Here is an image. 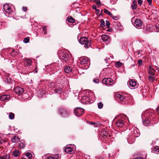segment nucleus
Masks as SVG:
<instances>
[{
  "label": "nucleus",
  "instance_id": "obj_1",
  "mask_svg": "<svg viewBox=\"0 0 159 159\" xmlns=\"http://www.w3.org/2000/svg\"><path fill=\"white\" fill-rule=\"evenodd\" d=\"M128 95L116 93L115 95V97L116 99H119L121 103L127 104L128 99Z\"/></svg>",
  "mask_w": 159,
  "mask_h": 159
},
{
  "label": "nucleus",
  "instance_id": "obj_2",
  "mask_svg": "<svg viewBox=\"0 0 159 159\" xmlns=\"http://www.w3.org/2000/svg\"><path fill=\"white\" fill-rule=\"evenodd\" d=\"M79 43L81 44L84 45L85 48H88L90 47L91 40H89L86 37H81L79 40Z\"/></svg>",
  "mask_w": 159,
  "mask_h": 159
},
{
  "label": "nucleus",
  "instance_id": "obj_3",
  "mask_svg": "<svg viewBox=\"0 0 159 159\" xmlns=\"http://www.w3.org/2000/svg\"><path fill=\"white\" fill-rule=\"evenodd\" d=\"M80 65H83V68L84 69H87L89 67L90 62L88 58L83 57L80 59Z\"/></svg>",
  "mask_w": 159,
  "mask_h": 159
},
{
  "label": "nucleus",
  "instance_id": "obj_4",
  "mask_svg": "<svg viewBox=\"0 0 159 159\" xmlns=\"http://www.w3.org/2000/svg\"><path fill=\"white\" fill-rule=\"evenodd\" d=\"M54 93L59 94H61L63 92V90L61 84H60L56 83L54 84Z\"/></svg>",
  "mask_w": 159,
  "mask_h": 159
},
{
  "label": "nucleus",
  "instance_id": "obj_5",
  "mask_svg": "<svg viewBox=\"0 0 159 159\" xmlns=\"http://www.w3.org/2000/svg\"><path fill=\"white\" fill-rule=\"evenodd\" d=\"M58 113L64 117H66L70 115V112L66 109L64 108H59Z\"/></svg>",
  "mask_w": 159,
  "mask_h": 159
},
{
  "label": "nucleus",
  "instance_id": "obj_6",
  "mask_svg": "<svg viewBox=\"0 0 159 159\" xmlns=\"http://www.w3.org/2000/svg\"><path fill=\"white\" fill-rule=\"evenodd\" d=\"M125 120L123 117L117 120L115 124L116 127L121 128L125 125Z\"/></svg>",
  "mask_w": 159,
  "mask_h": 159
},
{
  "label": "nucleus",
  "instance_id": "obj_7",
  "mask_svg": "<svg viewBox=\"0 0 159 159\" xmlns=\"http://www.w3.org/2000/svg\"><path fill=\"white\" fill-rule=\"evenodd\" d=\"M84 111V110L82 108L77 107L74 110L75 115L78 117H80L83 115Z\"/></svg>",
  "mask_w": 159,
  "mask_h": 159
},
{
  "label": "nucleus",
  "instance_id": "obj_8",
  "mask_svg": "<svg viewBox=\"0 0 159 159\" xmlns=\"http://www.w3.org/2000/svg\"><path fill=\"white\" fill-rule=\"evenodd\" d=\"M60 58L63 61L66 62L69 59L68 54L65 52H63L61 53Z\"/></svg>",
  "mask_w": 159,
  "mask_h": 159
},
{
  "label": "nucleus",
  "instance_id": "obj_9",
  "mask_svg": "<svg viewBox=\"0 0 159 159\" xmlns=\"http://www.w3.org/2000/svg\"><path fill=\"white\" fill-rule=\"evenodd\" d=\"M14 91L17 94L20 95L23 93L24 89L21 87H17L14 89Z\"/></svg>",
  "mask_w": 159,
  "mask_h": 159
},
{
  "label": "nucleus",
  "instance_id": "obj_10",
  "mask_svg": "<svg viewBox=\"0 0 159 159\" xmlns=\"http://www.w3.org/2000/svg\"><path fill=\"white\" fill-rule=\"evenodd\" d=\"M3 8L4 11L7 13L10 14L12 11L10 7L8 4H4Z\"/></svg>",
  "mask_w": 159,
  "mask_h": 159
},
{
  "label": "nucleus",
  "instance_id": "obj_11",
  "mask_svg": "<svg viewBox=\"0 0 159 159\" xmlns=\"http://www.w3.org/2000/svg\"><path fill=\"white\" fill-rule=\"evenodd\" d=\"M143 123L144 125L147 126L150 125L151 123L150 120H151V119L150 118V116H149V118L147 117L146 116L145 118L144 119V118L143 117Z\"/></svg>",
  "mask_w": 159,
  "mask_h": 159
},
{
  "label": "nucleus",
  "instance_id": "obj_12",
  "mask_svg": "<svg viewBox=\"0 0 159 159\" xmlns=\"http://www.w3.org/2000/svg\"><path fill=\"white\" fill-rule=\"evenodd\" d=\"M102 83L104 84L111 85L113 83L112 80L110 78H105L102 80Z\"/></svg>",
  "mask_w": 159,
  "mask_h": 159
},
{
  "label": "nucleus",
  "instance_id": "obj_13",
  "mask_svg": "<svg viewBox=\"0 0 159 159\" xmlns=\"http://www.w3.org/2000/svg\"><path fill=\"white\" fill-rule=\"evenodd\" d=\"M129 85L132 87H136L137 86L136 81L134 80H130L129 81Z\"/></svg>",
  "mask_w": 159,
  "mask_h": 159
},
{
  "label": "nucleus",
  "instance_id": "obj_14",
  "mask_svg": "<svg viewBox=\"0 0 159 159\" xmlns=\"http://www.w3.org/2000/svg\"><path fill=\"white\" fill-rule=\"evenodd\" d=\"M60 157L59 154L51 155L48 157L46 159H60Z\"/></svg>",
  "mask_w": 159,
  "mask_h": 159
},
{
  "label": "nucleus",
  "instance_id": "obj_15",
  "mask_svg": "<svg viewBox=\"0 0 159 159\" xmlns=\"http://www.w3.org/2000/svg\"><path fill=\"white\" fill-rule=\"evenodd\" d=\"M134 24L137 27H139L142 26L143 22L140 19H137L135 20Z\"/></svg>",
  "mask_w": 159,
  "mask_h": 159
},
{
  "label": "nucleus",
  "instance_id": "obj_16",
  "mask_svg": "<svg viewBox=\"0 0 159 159\" xmlns=\"http://www.w3.org/2000/svg\"><path fill=\"white\" fill-rule=\"evenodd\" d=\"M102 39L104 42L107 43L109 42L110 41V36L106 34L102 35Z\"/></svg>",
  "mask_w": 159,
  "mask_h": 159
},
{
  "label": "nucleus",
  "instance_id": "obj_17",
  "mask_svg": "<svg viewBox=\"0 0 159 159\" xmlns=\"http://www.w3.org/2000/svg\"><path fill=\"white\" fill-rule=\"evenodd\" d=\"M135 137L134 136L131 135L129 136L127 138V141L130 144H132L135 141Z\"/></svg>",
  "mask_w": 159,
  "mask_h": 159
},
{
  "label": "nucleus",
  "instance_id": "obj_18",
  "mask_svg": "<svg viewBox=\"0 0 159 159\" xmlns=\"http://www.w3.org/2000/svg\"><path fill=\"white\" fill-rule=\"evenodd\" d=\"M10 96L9 95H3L0 96V99L2 101L8 100L10 98Z\"/></svg>",
  "mask_w": 159,
  "mask_h": 159
},
{
  "label": "nucleus",
  "instance_id": "obj_19",
  "mask_svg": "<svg viewBox=\"0 0 159 159\" xmlns=\"http://www.w3.org/2000/svg\"><path fill=\"white\" fill-rule=\"evenodd\" d=\"M152 143L155 145L153 146L154 149H159V141L157 140L156 141H153L152 142Z\"/></svg>",
  "mask_w": 159,
  "mask_h": 159
},
{
  "label": "nucleus",
  "instance_id": "obj_20",
  "mask_svg": "<svg viewBox=\"0 0 159 159\" xmlns=\"http://www.w3.org/2000/svg\"><path fill=\"white\" fill-rule=\"evenodd\" d=\"M72 71V69L70 67L68 66H66L64 68V71L66 73H69L71 72Z\"/></svg>",
  "mask_w": 159,
  "mask_h": 159
},
{
  "label": "nucleus",
  "instance_id": "obj_21",
  "mask_svg": "<svg viewBox=\"0 0 159 159\" xmlns=\"http://www.w3.org/2000/svg\"><path fill=\"white\" fill-rule=\"evenodd\" d=\"M134 136L135 137H139L140 135L139 130L137 129H135L133 131Z\"/></svg>",
  "mask_w": 159,
  "mask_h": 159
},
{
  "label": "nucleus",
  "instance_id": "obj_22",
  "mask_svg": "<svg viewBox=\"0 0 159 159\" xmlns=\"http://www.w3.org/2000/svg\"><path fill=\"white\" fill-rule=\"evenodd\" d=\"M137 2L134 0L132 4L131 5V7L133 10H135L137 8Z\"/></svg>",
  "mask_w": 159,
  "mask_h": 159
},
{
  "label": "nucleus",
  "instance_id": "obj_23",
  "mask_svg": "<svg viewBox=\"0 0 159 159\" xmlns=\"http://www.w3.org/2000/svg\"><path fill=\"white\" fill-rule=\"evenodd\" d=\"M20 154V152L18 150H15L13 152L12 154L15 157H17Z\"/></svg>",
  "mask_w": 159,
  "mask_h": 159
},
{
  "label": "nucleus",
  "instance_id": "obj_24",
  "mask_svg": "<svg viewBox=\"0 0 159 159\" xmlns=\"http://www.w3.org/2000/svg\"><path fill=\"white\" fill-rule=\"evenodd\" d=\"M51 67L54 70H58L59 67L58 66V64L57 63H54L52 65Z\"/></svg>",
  "mask_w": 159,
  "mask_h": 159
},
{
  "label": "nucleus",
  "instance_id": "obj_25",
  "mask_svg": "<svg viewBox=\"0 0 159 159\" xmlns=\"http://www.w3.org/2000/svg\"><path fill=\"white\" fill-rule=\"evenodd\" d=\"M11 140L13 143H15L19 142L20 139L18 137L15 136L11 138Z\"/></svg>",
  "mask_w": 159,
  "mask_h": 159
},
{
  "label": "nucleus",
  "instance_id": "obj_26",
  "mask_svg": "<svg viewBox=\"0 0 159 159\" xmlns=\"http://www.w3.org/2000/svg\"><path fill=\"white\" fill-rule=\"evenodd\" d=\"M67 19L68 21L70 23H74L75 21V19L73 18L72 16H70L68 17Z\"/></svg>",
  "mask_w": 159,
  "mask_h": 159
},
{
  "label": "nucleus",
  "instance_id": "obj_27",
  "mask_svg": "<svg viewBox=\"0 0 159 159\" xmlns=\"http://www.w3.org/2000/svg\"><path fill=\"white\" fill-rule=\"evenodd\" d=\"M104 12L105 13L109 15L110 16H112V14L108 10L106 9H104L103 10Z\"/></svg>",
  "mask_w": 159,
  "mask_h": 159
},
{
  "label": "nucleus",
  "instance_id": "obj_28",
  "mask_svg": "<svg viewBox=\"0 0 159 159\" xmlns=\"http://www.w3.org/2000/svg\"><path fill=\"white\" fill-rule=\"evenodd\" d=\"M148 80L151 82H153L154 80L155 77L153 76L149 75L148 76Z\"/></svg>",
  "mask_w": 159,
  "mask_h": 159
},
{
  "label": "nucleus",
  "instance_id": "obj_29",
  "mask_svg": "<svg viewBox=\"0 0 159 159\" xmlns=\"http://www.w3.org/2000/svg\"><path fill=\"white\" fill-rule=\"evenodd\" d=\"M70 146H68L65 148L64 149H74L76 148L75 146L74 145L70 144Z\"/></svg>",
  "mask_w": 159,
  "mask_h": 159
},
{
  "label": "nucleus",
  "instance_id": "obj_30",
  "mask_svg": "<svg viewBox=\"0 0 159 159\" xmlns=\"http://www.w3.org/2000/svg\"><path fill=\"white\" fill-rule=\"evenodd\" d=\"M64 152H66L65 154H66V153L72 154L74 152L73 151V150H64Z\"/></svg>",
  "mask_w": 159,
  "mask_h": 159
},
{
  "label": "nucleus",
  "instance_id": "obj_31",
  "mask_svg": "<svg viewBox=\"0 0 159 159\" xmlns=\"http://www.w3.org/2000/svg\"><path fill=\"white\" fill-rule=\"evenodd\" d=\"M25 61L27 66H30L31 64L32 61L30 59H27L25 60Z\"/></svg>",
  "mask_w": 159,
  "mask_h": 159
},
{
  "label": "nucleus",
  "instance_id": "obj_32",
  "mask_svg": "<svg viewBox=\"0 0 159 159\" xmlns=\"http://www.w3.org/2000/svg\"><path fill=\"white\" fill-rule=\"evenodd\" d=\"M122 63L119 61H118L116 62V63L115 66L117 68H119L121 67L122 65Z\"/></svg>",
  "mask_w": 159,
  "mask_h": 159
},
{
  "label": "nucleus",
  "instance_id": "obj_33",
  "mask_svg": "<svg viewBox=\"0 0 159 159\" xmlns=\"http://www.w3.org/2000/svg\"><path fill=\"white\" fill-rule=\"evenodd\" d=\"M9 158V156L6 154H5L3 156H0V159H8Z\"/></svg>",
  "mask_w": 159,
  "mask_h": 159
},
{
  "label": "nucleus",
  "instance_id": "obj_34",
  "mask_svg": "<svg viewBox=\"0 0 159 159\" xmlns=\"http://www.w3.org/2000/svg\"><path fill=\"white\" fill-rule=\"evenodd\" d=\"M9 117L11 120L13 119L14 118V114L12 112L9 113Z\"/></svg>",
  "mask_w": 159,
  "mask_h": 159
},
{
  "label": "nucleus",
  "instance_id": "obj_35",
  "mask_svg": "<svg viewBox=\"0 0 159 159\" xmlns=\"http://www.w3.org/2000/svg\"><path fill=\"white\" fill-rule=\"evenodd\" d=\"M25 146V143H21L19 144V147L21 148H24Z\"/></svg>",
  "mask_w": 159,
  "mask_h": 159
},
{
  "label": "nucleus",
  "instance_id": "obj_36",
  "mask_svg": "<svg viewBox=\"0 0 159 159\" xmlns=\"http://www.w3.org/2000/svg\"><path fill=\"white\" fill-rule=\"evenodd\" d=\"M105 21L103 19H101L100 20V26L101 27H104L105 26Z\"/></svg>",
  "mask_w": 159,
  "mask_h": 159
},
{
  "label": "nucleus",
  "instance_id": "obj_37",
  "mask_svg": "<svg viewBox=\"0 0 159 159\" xmlns=\"http://www.w3.org/2000/svg\"><path fill=\"white\" fill-rule=\"evenodd\" d=\"M30 41V38L27 37L25 38L23 40V42L25 43H27L29 42Z\"/></svg>",
  "mask_w": 159,
  "mask_h": 159
},
{
  "label": "nucleus",
  "instance_id": "obj_38",
  "mask_svg": "<svg viewBox=\"0 0 159 159\" xmlns=\"http://www.w3.org/2000/svg\"><path fill=\"white\" fill-rule=\"evenodd\" d=\"M47 26H44L42 27L43 31L45 34H47V32L46 30Z\"/></svg>",
  "mask_w": 159,
  "mask_h": 159
},
{
  "label": "nucleus",
  "instance_id": "obj_39",
  "mask_svg": "<svg viewBox=\"0 0 159 159\" xmlns=\"http://www.w3.org/2000/svg\"><path fill=\"white\" fill-rule=\"evenodd\" d=\"M82 99L83 100H85V102H89V98L88 97H87L86 96H83L82 98Z\"/></svg>",
  "mask_w": 159,
  "mask_h": 159
},
{
  "label": "nucleus",
  "instance_id": "obj_40",
  "mask_svg": "<svg viewBox=\"0 0 159 159\" xmlns=\"http://www.w3.org/2000/svg\"><path fill=\"white\" fill-rule=\"evenodd\" d=\"M26 155L28 157V159H31L32 157V155L30 153L27 152L26 153Z\"/></svg>",
  "mask_w": 159,
  "mask_h": 159
},
{
  "label": "nucleus",
  "instance_id": "obj_41",
  "mask_svg": "<svg viewBox=\"0 0 159 159\" xmlns=\"http://www.w3.org/2000/svg\"><path fill=\"white\" fill-rule=\"evenodd\" d=\"M148 73L150 75L152 76H153L155 75V72L149 69L148 70Z\"/></svg>",
  "mask_w": 159,
  "mask_h": 159
},
{
  "label": "nucleus",
  "instance_id": "obj_42",
  "mask_svg": "<svg viewBox=\"0 0 159 159\" xmlns=\"http://www.w3.org/2000/svg\"><path fill=\"white\" fill-rule=\"evenodd\" d=\"M103 104L102 102L99 103L98 104V107L99 109H101L102 108Z\"/></svg>",
  "mask_w": 159,
  "mask_h": 159
},
{
  "label": "nucleus",
  "instance_id": "obj_43",
  "mask_svg": "<svg viewBox=\"0 0 159 159\" xmlns=\"http://www.w3.org/2000/svg\"><path fill=\"white\" fill-rule=\"evenodd\" d=\"M151 152L153 153L158 154L159 152V150H152Z\"/></svg>",
  "mask_w": 159,
  "mask_h": 159
},
{
  "label": "nucleus",
  "instance_id": "obj_44",
  "mask_svg": "<svg viewBox=\"0 0 159 159\" xmlns=\"http://www.w3.org/2000/svg\"><path fill=\"white\" fill-rule=\"evenodd\" d=\"M138 64L139 66H141L143 64V61L141 60H139L137 61Z\"/></svg>",
  "mask_w": 159,
  "mask_h": 159
},
{
  "label": "nucleus",
  "instance_id": "obj_45",
  "mask_svg": "<svg viewBox=\"0 0 159 159\" xmlns=\"http://www.w3.org/2000/svg\"><path fill=\"white\" fill-rule=\"evenodd\" d=\"M106 25L107 28H109L110 26V22L108 21H106Z\"/></svg>",
  "mask_w": 159,
  "mask_h": 159
},
{
  "label": "nucleus",
  "instance_id": "obj_46",
  "mask_svg": "<svg viewBox=\"0 0 159 159\" xmlns=\"http://www.w3.org/2000/svg\"><path fill=\"white\" fill-rule=\"evenodd\" d=\"M143 1L142 0H138V4L141 6L142 4Z\"/></svg>",
  "mask_w": 159,
  "mask_h": 159
},
{
  "label": "nucleus",
  "instance_id": "obj_47",
  "mask_svg": "<svg viewBox=\"0 0 159 159\" xmlns=\"http://www.w3.org/2000/svg\"><path fill=\"white\" fill-rule=\"evenodd\" d=\"M103 133L104 136H107L108 134V132L106 131H104L103 132Z\"/></svg>",
  "mask_w": 159,
  "mask_h": 159
},
{
  "label": "nucleus",
  "instance_id": "obj_48",
  "mask_svg": "<svg viewBox=\"0 0 159 159\" xmlns=\"http://www.w3.org/2000/svg\"><path fill=\"white\" fill-rule=\"evenodd\" d=\"M93 82L95 83H98L99 81V80L98 78L95 79H93Z\"/></svg>",
  "mask_w": 159,
  "mask_h": 159
},
{
  "label": "nucleus",
  "instance_id": "obj_49",
  "mask_svg": "<svg viewBox=\"0 0 159 159\" xmlns=\"http://www.w3.org/2000/svg\"><path fill=\"white\" fill-rule=\"evenodd\" d=\"M96 4L98 6H100L101 4L100 1L99 0H98L96 2Z\"/></svg>",
  "mask_w": 159,
  "mask_h": 159
},
{
  "label": "nucleus",
  "instance_id": "obj_50",
  "mask_svg": "<svg viewBox=\"0 0 159 159\" xmlns=\"http://www.w3.org/2000/svg\"><path fill=\"white\" fill-rule=\"evenodd\" d=\"M112 16H111V17L113 18V19L114 20H117L118 19V17L117 16H114L112 14Z\"/></svg>",
  "mask_w": 159,
  "mask_h": 159
},
{
  "label": "nucleus",
  "instance_id": "obj_51",
  "mask_svg": "<svg viewBox=\"0 0 159 159\" xmlns=\"http://www.w3.org/2000/svg\"><path fill=\"white\" fill-rule=\"evenodd\" d=\"M149 69H150L152 71H153L155 72L156 71L155 70H154V69L153 68H152L151 66H149Z\"/></svg>",
  "mask_w": 159,
  "mask_h": 159
},
{
  "label": "nucleus",
  "instance_id": "obj_52",
  "mask_svg": "<svg viewBox=\"0 0 159 159\" xmlns=\"http://www.w3.org/2000/svg\"><path fill=\"white\" fill-rule=\"evenodd\" d=\"M146 90H144V91H143V96H146Z\"/></svg>",
  "mask_w": 159,
  "mask_h": 159
},
{
  "label": "nucleus",
  "instance_id": "obj_53",
  "mask_svg": "<svg viewBox=\"0 0 159 159\" xmlns=\"http://www.w3.org/2000/svg\"><path fill=\"white\" fill-rule=\"evenodd\" d=\"M150 6L152 5V0H147Z\"/></svg>",
  "mask_w": 159,
  "mask_h": 159
},
{
  "label": "nucleus",
  "instance_id": "obj_54",
  "mask_svg": "<svg viewBox=\"0 0 159 159\" xmlns=\"http://www.w3.org/2000/svg\"><path fill=\"white\" fill-rule=\"evenodd\" d=\"M92 8L93 10H96L97 9V7L95 5H93L92 6Z\"/></svg>",
  "mask_w": 159,
  "mask_h": 159
},
{
  "label": "nucleus",
  "instance_id": "obj_55",
  "mask_svg": "<svg viewBox=\"0 0 159 159\" xmlns=\"http://www.w3.org/2000/svg\"><path fill=\"white\" fill-rule=\"evenodd\" d=\"M23 10L24 11H26L27 10V8L26 7H23L22 8Z\"/></svg>",
  "mask_w": 159,
  "mask_h": 159
},
{
  "label": "nucleus",
  "instance_id": "obj_56",
  "mask_svg": "<svg viewBox=\"0 0 159 159\" xmlns=\"http://www.w3.org/2000/svg\"><path fill=\"white\" fill-rule=\"evenodd\" d=\"M156 111L157 112V113L159 115V106L156 109Z\"/></svg>",
  "mask_w": 159,
  "mask_h": 159
},
{
  "label": "nucleus",
  "instance_id": "obj_57",
  "mask_svg": "<svg viewBox=\"0 0 159 159\" xmlns=\"http://www.w3.org/2000/svg\"><path fill=\"white\" fill-rule=\"evenodd\" d=\"M89 124H90L92 125H94L95 124V122H89Z\"/></svg>",
  "mask_w": 159,
  "mask_h": 159
},
{
  "label": "nucleus",
  "instance_id": "obj_58",
  "mask_svg": "<svg viewBox=\"0 0 159 159\" xmlns=\"http://www.w3.org/2000/svg\"><path fill=\"white\" fill-rule=\"evenodd\" d=\"M35 71V72L37 73L38 72V69L37 68H36L34 70Z\"/></svg>",
  "mask_w": 159,
  "mask_h": 159
},
{
  "label": "nucleus",
  "instance_id": "obj_59",
  "mask_svg": "<svg viewBox=\"0 0 159 159\" xmlns=\"http://www.w3.org/2000/svg\"><path fill=\"white\" fill-rule=\"evenodd\" d=\"M96 12H97V13H98L99 12V11H100L99 10H98V9H97L96 10Z\"/></svg>",
  "mask_w": 159,
  "mask_h": 159
},
{
  "label": "nucleus",
  "instance_id": "obj_60",
  "mask_svg": "<svg viewBox=\"0 0 159 159\" xmlns=\"http://www.w3.org/2000/svg\"><path fill=\"white\" fill-rule=\"evenodd\" d=\"M107 31L109 32H111L112 31V29H109L108 30H107Z\"/></svg>",
  "mask_w": 159,
  "mask_h": 159
},
{
  "label": "nucleus",
  "instance_id": "obj_61",
  "mask_svg": "<svg viewBox=\"0 0 159 159\" xmlns=\"http://www.w3.org/2000/svg\"><path fill=\"white\" fill-rule=\"evenodd\" d=\"M125 116V117H126V115H123L122 117H123V116Z\"/></svg>",
  "mask_w": 159,
  "mask_h": 159
},
{
  "label": "nucleus",
  "instance_id": "obj_62",
  "mask_svg": "<svg viewBox=\"0 0 159 159\" xmlns=\"http://www.w3.org/2000/svg\"><path fill=\"white\" fill-rule=\"evenodd\" d=\"M98 0H93L94 2H96V1H97Z\"/></svg>",
  "mask_w": 159,
  "mask_h": 159
},
{
  "label": "nucleus",
  "instance_id": "obj_63",
  "mask_svg": "<svg viewBox=\"0 0 159 159\" xmlns=\"http://www.w3.org/2000/svg\"><path fill=\"white\" fill-rule=\"evenodd\" d=\"M97 159H102V158H97Z\"/></svg>",
  "mask_w": 159,
  "mask_h": 159
},
{
  "label": "nucleus",
  "instance_id": "obj_64",
  "mask_svg": "<svg viewBox=\"0 0 159 159\" xmlns=\"http://www.w3.org/2000/svg\"><path fill=\"white\" fill-rule=\"evenodd\" d=\"M22 159H26V158H24V157H22Z\"/></svg>",
  "mask_w": 159,
  "mask_h": 159
}]
</instances>
